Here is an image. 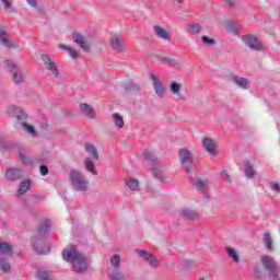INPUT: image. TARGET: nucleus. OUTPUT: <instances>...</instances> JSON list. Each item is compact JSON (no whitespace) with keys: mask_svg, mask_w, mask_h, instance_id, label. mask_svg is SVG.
<instances>
[{"mask_svg":"<svg viewBox=\"0 0 280 280\" xmlns=\"http://www.w3.org/2000/svg\"><path fill=\"white\" fill-rule=\"evenodd\" d=\"M79 108L85 117H88L89 119H95V109H93L91 105L86 103H81L79 105Z\"/></svg>","mask_w":280,"mask_h":280,"instance_id":"nucleus-18","label":"nucleus"},{"mask_svg":"<svg viewBox=\"0 0 280 280\" xmlns=\"http://www.w3.org/2000/svg\"><path fill=\"white\" fill-rule=\"evenodd\" d=\"M108 277L110 280H126V277L121 271H119V269L108 270Z\"/></svg>","mask_w":280,"mask_h":280,"instance_id":"nucleus-25","label":"nucleus"},{"mask_svg":"<svg viewBox=\"0 0 280 280\" xmlns=\"http://www.w3.org/2000/svg\"><path fill=\"white\" fill-rule=\"evenodd\" d=\"M144 159H145V161H149V163H154V161H156V155H154V153H152V151H145Z\"/></svg>","mask_w":280,"mask_h":280,"instance_id":"nucleus-37","label":"nucleus"},{"mask_svg":"<svg viewBox=\"0 0 280 280\" xmlns=\"http://www.w3.org/2000/svg\"><path fill=\"white\" fill-rule=\"evenodd\" d=\"M26 3H28V5H31V8H37L38 0H26Z\"/></svg>","mask_w":280,"mask_h":280,"instance_id":"nucleus-43","label":"nucleus"},{"mask_svg":"<svg viewBox=\"0 0 280 280\" xmlns=\"http://www.w3.org/2000/svg\"><path fill=\"white\" fill-rule=\"evenodd\" d=\"M190 183L200 194H202L203 198H209V189L207 188L209 180H202L198 177H190Z\"/></svg>","mask_w":280,"mask_h":280,"instance_id":"nucleus-8","label":"nucleus"},{"mask_svg":"<svg viewBox=\"0 0 280 280\" xmlns=\"http://www.w3.org/2000/svg\"><path fill=\"white\" fill-rule=\"evenodd\" d=\"M150 78L156 96L163 97V95H165V85L163 84V82H161V79H159V77H156L154 73H151Z\"/></svg>","mask_w":280,"mask_h":280,"instance_id":"nucleus-10","label":"nucleus"},{"mask_svg":"<svg viewBox=\"0 0 280 280\" xmlns=\"http://www.w3.org/2000/svg\"><path fill=\"white\" fill-rule=\"evenodd\" d=\"M273 191H276V194H280V185L279 184H273L272 186Z\"/></svg>","mask_w":280,"mask_h":280,"instance_id":"nucleus-45","label":"nucleus"},{"mask_svg":"<svg viewBox=\"0 0 280 280\" xmlns=\"http://www.w3.org/2000/svg\"><path fill=\"white\" fill-rule=\"evenodd\" d=\"M37 277L40 279V280H49V273L45 270H38L37 271Z\"/></svg>","mask_w":280,"mask_h":280,"instance_id":"nucleus-38","label":"nucleus"},{"mask_svg":"<svg viewBox=\"0 0 280 280\" xmlns=\"http://www.w3.org/2000/svg\"><path fill=\"white\" fill-rule=\"evenodd\" d=\"M70 182L75 191H86L89 189V179L80 171L70 172Z\"/></svg>","mask_w":280,"mask_h":280,"instance_id":"nucleus-2","label":"nucleus"},{"mask_svg":"<svg viewBox=\"0 0 280 280\" xmlns=\"http://www.w3.org/2000/svg\"><path fill=\"white\" fill-rule=\"evenodd\" d=\"M68 55L73 59L80 58V52L73 48L68 49Z\"/></svg>","mask_w":280,"mask_h":280,"instance_id":"nucleus-40","label":"nucleus"},{"mask_svg":"<svg viewBox=\"0 0 280 280\" xmlns=\"http://www.w3.org/2000/svg\"><path fill=\"white\" fill-rule=\"evenodd\" d=\"M191 165H187L186 167H185V172L187 173V174H189L190 172H191Z\"/></svg>","mask_w":280,"mask_h":280,"instance_id":"nucleus-48","label":"nucleus"},{"mask_svg":"<svg viewBox=\"0 0 280 280\" xmlns=\"http://www.w3.org/2000/svg\"><path fill=\"white\" fill-rule=\"evenodd\" d=\"M18 152L23 165H32L34 163L32 156H30L23 148H19Z\"/></svg>","mask_w":280,"mask_h":280,"instance_id":"nucleus-23","label":"nucleus"},{"mask_svg":"<svg viewBox=\"0 0 280 280\" xmlns=\"http://www.w3.org/2000/svg\"><path fill=\"white\" fill-rule=\"evenodd\" d=\"M85 152H88L90 155L84 161L85 170L88 172H91V174H93L94 176H97V171H95V162H94V161H98L100 159V155L97 154V149H95L93 144L86 143Z\"/></svg>","mask_w":280,"mask_h":280,"instance_id":"nucleus-3","label":"nucleus"},{"mask_svg":"<svg viewBox=\"0 0 280 280\" xmlns=\"http://www.w3.org/2000/svg\"><path fill=\"white\" fill-rule=\"evenodd\" d=\"M127 187L130 188L131 191H139V180L137 178L129 177L126 179Z\"/></svg>","mask_w":280,"mask_h":280,"instance_id":"nucleus-26","label":"nucleus"},{"mask_svg":"<svg viewBox=\"0 0 280 280\" xmlns=\"http://www.w3.org/2000/svg\"><path fill=\"white\" fill-rule=\"evenodd\" d=\"M180 89H183V84H180L176 81H173L171 83L170 91H171L172 95H176L177 100H185V96H183V94L180 93Z\"/></svg>","mask_w":280,"mask_h":280,"instance_id":"nucleus-21","label":"nucleus"},{"mask_svg":"<svg viewBox=\"0 0 280 280\" xmlns=\"http://www.w3.org/2000/svg\"><path fill=\"white\" fill-rule=\"evenodd\" d=\"M5 178L7 180H20V178H23V171L20 168H8Z\"/></svg>","mask_w":280,"mask_h":280,"instance_id":"nucleus-17","label":"nucleus"},{"mask_svg":"<svg viewBox=\"0 0 280 280\" xmlns=\"http://www.w3.org/2000/svg\"><path fill=\"white\" fill-rule=\"evenodd\" d=\"M233 82L236 86H240V89H250V81L246 78L235 75L233 77Z\"/></svg>","mask_w":280,"mask_h":280,"instance_id":"nucleus-22","label":"nucleus"},{"mask_svg":"<svg viewBox=\"0 0 280 280\" xmlns=\"http://www.w3.org/2000/svg\"><path fill=\"white\" fill-rule=\"evenodd\" d=\"M120 264H121V257H119V255H114L110 258V267L108 268V270H119Z\"/></svg>","mask_w":280,"mask_h":280,"instance_id":"nucleus-27","label":"nucleus"},{"mask_svg":"<svg viewBox=\"0 0 280 280\" xmlns=\"http://www.w3.org/2000/svg\"><path fill=\"white\" fill-rule=\"evenodd\" d=\"M245 176L247 178H253L255 176V171L253 170V164H250V162L245 164Z\"/></svg>","mask_w":280,"mask_h":280,"instance_id":"nucleus-33","label":"nucleus"},{"mask_svg":"<svg viewBox=\"0 0 280 280\" xmlns=\"http://www.w3.org/2000/svg\"><path fill=\"white\" fill-rule=\"evenodd\" d=\"M62 258L65 261H71L74 272H84L89 268V261L73 245L63 249Z\"/></svg>","mask_w":280,"mask_h":280,"instance_id":"nucleus-1","label":"nucleus"},{"mask_svg":"<svg viewBox=\"0 0 280 280\" xmlns=\"http://www.w3.org/2000/svg\"><path fill=\"white\" fill-rule=\"evenodd\" d=\"M150 170H151L153 176H155V178H159V179L163 178V173H161V171L156 167L155 164H153V165L150 167Z\"/></svg>","mask_w":280,"mask_h":280,"instance_id":"nucleus-36","label":"nucleus"},{"mask_svg":"<svg viewBox=\"0 0 280 280\" xmlns=\"http://www.w3.org/2000/svg\"><path fill=\"white\" fill-rule=\"evenodd\" d=\"M201 30L199 24H188L187 26L188 34H200Z\"/></svg>","mask_w":280,"mask_h":280,"instance_id":"nucleus-32","label":"nucleus"},{"mask_svg":"<svg viewBox=\"0 0 280 280\" xmlns=\"http://www.w3.org/2000/svg\"><path fill=\"white\" fill-rule=\"evenodd\" d=\"M242 40L247 47H250V49H255L256 51L261 50V42H259L257 37L253 35H244Z\"/></svg>","mask_w":280,"mask_h":280,"instance_id":"nucleus-12","label":"nucleus"},{"mask_svg":"<svg viewBox=\"0 0 280 280\" xmlns=\"http://www.w3.org/2000/svg\"><path fill=\"white\" fill-rule=\"evenodd\" d=\"M72 38L74 40V43H77V45H79V47H81V49H83V51H91V46L86 43V39L84 38V36L74 33L72 35Z\"/></svg>","mask_w":280,"mask_h":280,"instance_id":"nucleus-16","label":"nucleus"},{"mask_svg":"<svg viewBox=\"0 0 280 280\" xmlns=\"http://www.w3.org/2000/svg\"><path fill=\"white\" fill-rule=\"evenodd\" d=\"M153 32L158 36V38H161L162 40H170V32L163 28V26H153Z\"/></svg>","mask_w":280,"mask_h":280,"instance_id":"nucleus-20","label":"nucleus"},{"mask_svg":"<svg viewBox=\"0 0 280 280\" xmlns=\"http://www.w3.org/2000/svg\"><path fill=\"white\" fill-rule=\"evenodd\" d=\"M201 40L205 45H214L215 44V39L207 37V36H202Z\"/></svg>","mask_w":280,"mask_h":280,"instance_id":"nucleus-39","label":"nucleus"},{"mask_svg":"<svg viewBox=\"0 0 280 280\" xmlns=\"http://www.w3.org/2000/svg\"><path fill=\"white\" fill-rule=\"evenodd\" d=\"M0 1L3 3L5 10H10L12 8V0H0Z\"/></svg>","mask_w":280,"mask_h":280,"instance_id":"nucleus-42","label":"nucleus"},{"mask_svg":"<svg viewBox=\"0 0 280 280\" xmlns=\"http://www.w3.org/2000/svg\"><path fill=\"white\" fill-rule=\"evenodd\" d=\"M254 275H256V277H258V279H259L261 277V270H259V268H255Z\"/></svg>","mask_w":280,"mask_h":280,"instance_id":"nucleus-46","label":"nucleus"},{"mask_svg":"<svg viewBox=\"0 0 280 280\" xmlns=\"http://www.w3.org/2000/svg\"><path fill=\"white\" fill-rule=\"evenodd\" d=\"M261 264L265 268V270H268L270 278L273 280H280L279 279V267L277 266V262H275V259L268 255H265L261 257Z\"/></svg>","mask_w":280,"mask_h":280,"instance_id":"nucleus-6","label":"nucleus"},{"mask_svg":"<svg viewBox=\"0 0 280 280\" xmlns=\"http://www.w3.org/2000/svg\"><path fill=\"white\" fill-rule=\"evenodd\" d=\"M202 147L208 153L211 154V156H218V144L215 143V140L211 138H203Z\"/></svg>","mask_w":280,"mask_h":280,"instance_id":"nucleus-13","label":"nucleus"},{"mask_svg":"<svg viewBox=\"0 0 280 280\" xmlns=\"http://www.w3.org/2000/svg\"><path fill=\"white\" fill-rule=\"evenodd\" d=\"M33 248L37 255H47L50 248L43 237L33 240Z\"/></svg>","mask_w":280,"mask_h":280,"instance_id":"nucleus-9","label":"nucleus"},{"mask_svg":"<svg viewBox=\"0 0 280 280\" xmlns=\"http://www.w3.org/2000/svg\"><path fill=\"white\" fill-rule=\"evenodd\" d=\"M229 5H230V8H235V2L234 1H230Z\"/></svg>","mask_w":280,"mask_h":280,"instance_id":"nucleus-49","label":"nucleus"},{"mask_svg":"<svg viewBox=\"0 0 280 280\" xmlns=\"http://www.w3.org/2000/svg\"><path fill=\"white\" fill-rule=\"evenodd\" d=\"M221 176L222 178H224V180H228V183H230L231 176L229 175V173H226V171H223Z\"/></svg>","mask_w":280,"mask_h":280,"instance_id":"nucleus-44","label":"nucleus"},{"mask_svg":"<svg viewBox=\"0 0 280 280\" xmlns=\"http://www.w3.org/2000/svg\"><path fill=\"white\" fill-rule=\"evenodd\" d=\"M180 218H185L186 220H200V213L189 210L187 208H184L179 211Z\"/></svg>","mask_w":280,"mask_h":280,"instance_id":"nucleus-19","label":"nucleus"},{"mask_svg":"<svg viewBox=\"0 0 280 280\" xmlns=\"http://www.w3.org/2000/svg\"><path fill=\"white\" fill-rule=\"evenodd\" d=\"M13 247L10 243L0 241V268L5 273L10 272V262L3 257H12Z\"/></svg>","mask_w":280,"mask_h":280,"instance_id":"nucleus-4","label":"nucleus"},{"mask_svg":"<svg viewBox=\"0 0 280 280\" xmlns=\"http://www.w3.org/2000/svg\"><path fill=\"white\" fill-rule=\"evenodd\" d=\"M39 172L42 176H47V174H49V168L46 165H42Z\"/></svg>","mask_w":280,"mask_h":280,"instance_id":"nucleus-41","label":"nucleus"},{"mask_svg":"<svg viewBox=\"0 0 280 280\" xmlns=\"http://www.w3.org/2000/svg\"><path fill=\"white\" fill-rule=\"evenodd\" d=\"M137 253L140 257H142V259H145V261H148V264L152 268H156L159 266V259H156V257H154V255H152L145 250H137Z\"/></svg>","mask_w":280,"mask_h":280,"instance_id":"nucleus-15","label":"nucleus"},{"mask_svg":"<svg viewBox=\"0 0 280 280\" xmlns=\"http://www.w3.org/2000/svg\"><path fill=\"white\" fill-rule=\"evenodd\" d=\"M5 67L11 71L14 84H23L25 82V70L20 65L14 63L12 60H7Z\"/></svg>","mask_w":280,"mask_h":280,"instance_id":"nucleus-5","label":"nucleus"},{"mask_svg":"<svg viewBox=\"0 0 280 280\" xmlns=\"http://www.w3.org/2000/svg\"><path fill=\"white\" fill-rule=\"evenodd\" d=\"M110 45L114 51H118L119 54H121L122 51H126V42L124 40V37L119 35L112 36Z\"/></svg>","mask_w":280,"mask_h":280,"instance_id":"nucleus-11","label":"nucleus"},{"mask_svg":"<svg viewBox=\"0 0 280 280\" xmlns=\"http://www.w3.org/2000/svg\"><path fill=\"white\" fill-rule=\"evenodd\" d=\"M0 44L4 45V47H12V40H10L8 33L3 28H0Z\"/></svg>","mask_w":280,"mask_h":280,"instance_id":"nucleus-24","label":"nucleus"},{"mask_svg":"<svg viewBox=\"0 0 280 280\" xmlns=\"http://www.w3.org/2000/svg\"><path fill=\"white\" fill-rule=\"evenodd\" d=\"M42 60L44 62V67L46 71H48L51 78H60V70H58V66L51 60L49 55L44 54L42 55Z\"/></svg>","mask_w":280,"mask_h":280,"instance_id":"nucleus-7","label":"nucleus"},{"mask_svg":"<svg viewBox=\"0 0 280 280\" xmlns=\"http://www.w3.org/2000/svg\"><path fill=\"white\" fill-rule=\"evenodd\" d=\"M175 1H177V3H183V0H175Z\"/></svg>","mask_w":280,"mask_h":280,"instance_id":"nucleus-50","label":"nucleus"},{"mask_svg":"<svg viewBox=\"0 0 280 280\" xmlns=\"http://www.w3.org/2000/svg\"><path fill=\"white\" fill-rule=\"evenodd\" d=\"M49 226H50L49 220H44L43 223L39 225L38 235L39 236L45 235V233H47V231H49Z\"/></svg>","mask_w":280,"mask_h":280,"instance_id":"nucleus-29","label":"nucleus"},{"mask_svg":"<svg viewBox=\"0 0 280 280\" xmlns=\"http://www.w3.org/2000/svg\"><path fill=\"white\" fill-rule=\"evenodd\" d=\"M59 47V49H63L65 51H69V49L71 48V47H69V46H67V45H59L58 46Z\"/></svg>","mask_w":280,"mask_h":280,"instance_id":"nucleus-47","label":"nucleus"},{"mask_svg":"<svg viewBox=\"0 0 280 280\" xmlns=\"http://www.w3.org/2000/svg\"><path fill=\"white\" fill-rule=\"evenodd\" d=\"M179 161L182 165H191V161H194V153L191 150L187 148H183L179 150Z\"/></svg>","mask_w":280,"mask_h":280,"instance_id":"nucleus-14","label":"nucleus"},{"mask_svg":"<svg viewBox=\"0 0 280 280\" xmlns=\"http://www.w3.org/2000/svg\"><path fill=\"white\" fill-rule=\"evenodd\" d=\"M22 126L27 135H30L31 137H36V128H34V126L30 124H23Z\"/></svg>","mask_w":280,"mask_h":280,"instance_id":"nucleus-35","label":"nucleus"},{"mask_svg":"<svg viewBox=\"0 0 280 280\" xmlns=\"http://www.w3.org/2000/svg\"><path fill=\"white\" fill-rule=\"evenodd\" d=\"M262 242L267 248V250H272V237L270 236V233H265Z\"/></svg>","mask_w":280,"mask_h":280,"instance_id":"nucleus-30","label":"nucleus"},{"mask_svg":"<svg viewBox=\"0 0 280 280\" xmlns=\"http://www.w3.org/2000/svg\"><path fill=\"white\" fill-rule=\"evenodd\" d=\"M30 185H31L30 180L22 182L19 186V190H18L19 195L23 196V194H27V191H30Z\"/></svg>","mask_w":280,"mask_h":280,"instance_id":"nucleus-28","label":"nucleus"},{"mask_svg":"<svg viewBox=\"0 0 280 280\" xmlns=\"http://www.w3.org/2000/svg\"><path fill=\"white\" fill-rule=\"evenodd\" d=\"M226 253L229 255V257H231V259L233 261H235L237 264V261H240V257L237 256V252L235 249H233V247H226Z\"/></svg>","mask_w":280,"mask_h":280,"instance_id":"nucleus-34","label":"nucleus"},{"mask_svg":"<svg viewBox=\"0 0 280 280\" xmlns=\"http://www.w3.org/2000/svg\"><path fill=\"white\" fill-rule=\"evenodd\" d=\"M113 119L116 128H124V117L121 115L115 113L113 114Z\"/></svg>","mask_w":280,"mask_h":280,"instance_id":"nucleus-31","label":"nucleus"}]
</instances>
